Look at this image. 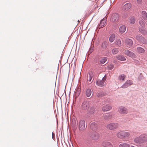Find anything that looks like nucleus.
<instances>
[{
    "instance_id": "obj_32",
    "label": "nucleus",
    "mask_w": 147,
    "mask_h": 147,
    "mask_svg": "<svg viewBox=\"0 0 147 147\" xmlns=\"http://www.w3.org/2000/svg\"><path fill=\"white\" fill-rule=\"evenodd\" d=\"M112 52L114 55L116 54L118 52V50L117 48H115L112 50Z\"/></svg>"
},
{
    "instance_id": "obj_30",
    "label": "nucleus",
    "mask_w": 147,
    "mask_h": 147,
    "mask_svg": "<svg viewBox=\"0 0 147 147\" xmlns=\"http://www.w3.org/2000/svg\"><path fill=\"white\" fill-rule=\"evenodd\" d=\"M117 59L121 61H125L126 60V59L123 56H118L117 57Z\"/></svg>"
},
{
    "instance_id": "obj_23",
    "label": "nucleus",
    "mask_w": 147,
    "mask_h": 147,
    "mask_svg": "<svg viewBox=\"0 0 147 147\" xmlns=\"http://www.w3.org/2000/svg\"><path fill=\"white\" fill-rule=\"evenodd\" d=\"M111 117V115L110 114L106 113L104 114L103 118L105 119H108L110 118Z\"/></svg>"
},
{
    "instance_id": "obj_41",
    "label": "nucleus",
    "mask_w": 147,
    "mask_h": 147,
    "mask_svg": "<svg viewBox=\"0 0 147 147\" xmlns=\"http://www.w3.org/2000/svg\"><path fill=\"white\" fill-rule=\"evenodd\" d=\"M136 1L137 4H141L142 3V0H136Z\"/></svg>"
},
{
    "instance_id": "obj_34",
    "label": "nucleus",
    "mask_w": 147,
    "mask_h": 147,
    "mask_svg": "<svg viewBox=\"0 0 147 147\" xmlns=\"http://www.w3.org/2000/svg\"><path fill=\"white\" fill-rule=\"evenodd\" d=\"M104 96L103 93L102 92H99L97 93V96L98 97H100L103 96Z\"/></svg>"
},
{
    "instance_id": "obj_37",
    "label": "nucleus",
    "mask_w": 147,
    "mask_h": 147,
    "mask_svg": "<svg viewBox=\"0 0 147 147\" xmlns=\"http://www.w3.org/2000/svg\"><path fill=\"white\" fill-rule=\"evenodd\" d=\"M107 42H104L102 44V47L103 48H105L107 47Z\"/></svg>"
},
{
    "instance_id": "obj_42",
    "label": "nucleus",
    "mask_w": 147,
    "mask_h": 147,
    "mask_svg": "<svg viewBox=\"0 0 147 147\" xmlns=\"http://www.w3.org/2000/svg\"><path fill=\"white\" fill-rule=\"evenodd\" d=\"M76 94H80V89H77V90H76Z\"/></svg>"
},
{
    "instance_id": "obj_13",
    "label": "nucleus",
    "mask_w": 147,
    "mask_h": 147,
    "mask_svg": "<svg viewBox=\"0 0 147 147\" xmlns=\"http://www.w3.org/2000/svg\"><path fill=\"white\" fill-rule=\"evenodd\" d=\"M102 145L104 147H113L112 144L108 142H103L102 143Z\"/></svg>"
},
{
    "instance_id": "obj_31",
    "label": "nucleus",
    "mask_w": 147,
    "mask_h": 147,
    "mask_svg": "<svg viewBox=\"0 0 147 147\" xmlns=\"http://www.w3.org/2000/svg\"><path fill=\"white\" fill-rule=\"evenodd\" d=\"M115 44L118 46H120L121 44V41L120 39L117 40L115 42Z\"/></svg>"
},
{
    "instance_id": "obj_5",
    "label": "nucleus",
    "mask_w": 147,
    "mask_h": 147,
    "mask_svg": "<svg viewBox=\"0 0 147 147\" xmlns=\"http://www.w3.org/2000/svg\"><path fill=\"white\" fill-rule=\"evenodd\" d=\"M119 18V16L117 13L113 14L111 18V21L114 22H117Z\"/></svg>"
},
{
    "instance_id": "obj_17",
    "label": "nucleus",
    "mask_w": 147,
    "mask_h": 147,
    "mask_svg": "<svg viewBox=\"0 0 147 147\" xmlns=\"http://www.w3.org/2000/svg\"><path fill=\"white\" fill-rule=\"evenodd\" d=\"M115 35L114 34H111L109 37V41L112 42H113L115 39Z\"/></svg>"
},
{
    "instance_id": "obj_19",
    "label": "nucleus",
    "mask_w": 147,
    "mask_h": 147,
    "mask_svg": "<svg viewBox=\"0 0 147 147\" xmlns=\"http://www.w3.org/2000/svg\"><path fill=\"white\" fill-rule=\"evenodd\" d=\"M123 131L119 132L116 134L117 137L119 139H123Z\"/></svg>"
},
{
    "instance_id": "obj_25",
    "label": "nucleus",
    "mask_w": 147,
    "mask_h": 147,
    "mask_svg": "<svg viewBox=\"0 0 147 147\" xmlns=\"http://www.w3.org/2000/svg\"><path fill=\"white\" fill-rule=\"evenodd\" d=\"M142 17L146 20H147V13L145 11H143L142 12Z\"/></svg>"
},
{
    "instance_id": "obj_2",
    "label": "nucleus",
    "mask_w": 147,
    "mask_h": 147,
    "mask_svg": "<svg viewBox=\"0 0 147 147\" xmlns=\"http://www.w3.org/2000/svg\"><path fill=\"white\" fill-rule=\"evenodd\" d=\"M90 136L92 139L94 140H98L99 138V135L98 133L94 131H92Z\"/></svg>"
},
{
    "instance_id": "obj_1",
    "label": "nucleus",
    "mask_w": 147,
    "mask_h": 147,
    "mask_svg": "<svg viewBox=\"0 0 147 147\" xmlns=\"http://www.w3.org/2000/svg\"><path fill=\"white\" fill-rule=\"evenodd\" d=\"M119 124L116 123H111L107 125L106 127L108 129L114 130L118 127Z\"/></svg>"
},
{
    "instance_id": "obj_12",
    "label": "nucleus",
    "mask_w": 147,
    "mask_h": 147,
    "mask_svg": "<svg viewBox=\"0 0 147 147\" xmlns=\"http://www.w3.org/2000/svg\"><path fill=\"white\" fill-rule=\"evenodd\" d=\"M131 4L130 3H127L124 5L122 7V9L124 11H127L131 7Z\"/></svg>"
},
{
    "instance_id": "obj_4",
    "label": "nucleus",
    "mask_w": 147,
    "mask_h": 147,
    "mask_svg": "<svg viewBox=\"0 0 147 147\" xmlns=\"http://www.w3.org/2000/svg\"><path fill=\"white\" fill-rule=\"evenodd\" d=\"M118 111L121 114H126L128 113L127 109L126 108L123 107H120L119 108Z\"/></svg>"
},
{
    "instance_id": "obj_36",
    "label": "nucleus",
    "mask_w": 147,
    "mask_h": 147,
    "mask_svg": "<svg viewBox=\"0 0 147 147\" xmlns=\"http://www.w3.org/2000/svg\"><path fill=\"white\" fill-rule=\"evenodd\" d=\"M140 42H142L144 44H146L147 43V40L143 37Z\"/></svg>"
},
{
    "instance_id": "obj_3",
    "label": "nucleus",
    "mask_w": 147,
    "mask_h": 147,
    "mask_svg": "<svg viewBox=\"0 0 147 147\" xmlns=\"http://www.w3.org/2000/svg\"><path fill=\"white\" fill-rule=\"evenodd\" d=\"M78 128L80 131H83L85 128V121L83 120H80L79 123Z\"/></svg>"
},
{
    "instance_id": "obj_24",
    "label": "nucleus",
    "mask_w": 147,
    "mask_h": 147,
    "mask_svg": "<svg viewBox=\"0 0 147 147\" xmlns=\"http://www.w3.org/2000/svg\"><path fill=\"white\" fill-rule=\"evenodd\" d=\"M125 76L123 74L120 75L119 77V80L123 82L124 81Z\"/></svg>"
},
{
    "instance_id": "obj_26",
    "label": "nucleus",
    "mask_w": 147,
    "mask_h": 147,
    "mask_svg": "<svg viewBox=\"0 0 147 147\" xmlns=\"http://www.w3.org/2000/svg\"><path fill=\"white\" fill-rule=\"evenodd\" d=\"M137 51L138 53H142L145 52V50L141 47H139L137 48Z\"/></svg>"
},
{
    "instance_id": "obj_43",
    "label": "nucleus",
    "mask_w": 147,
    "mask_h": 147,
    "mask_svg": "<svg viewBox=\"0 0 147 147\" xmlns=\"http://www.w3.org/2000/svg\"><path fill=\"white\" fill-rule=\"evenodd\" d=\"M54 136H55V134L54 133H53V132L52 134V137L53 139V137H54Z\"/></svg>"
},
{
    "instance_id": "obj_33",
    "label": "nucleus",
    "mask_w": 147,
    "mask_h": 147,
    "mask_svg": "<svg viewBox=\"0 0 147 147\" xmlns=\"http://www.w3.org/2000/svg\"><path fill=\"white\" fill-rule=\"evenodd\" d=\"M107 60V59L106 58L104 57L100 60V63L101 64H103L106 62Z\"/></svg>"
},
{
    "instance_id": "obj_18",
    "label": "nucleus",
    "mask_w": 147,
    "mask_h": 147,
    "mask_svg": "<svg viewBox=\"0 0 147 147\" xmlns=\"http://www.w3.org/2000/svg\"><path fill=\"white\" fill-rule=\"evenodd\" d=\"M123 138L125 139L128 137L130 135V134L128 132L123 131Z\"/></svg>"
},
{
    "instance_id": "obj_39",
    "label": "nucleus",
    "mask_w": 147,
    "mask_h": 147,
    "mask_svg": "<svg viewBox=\"0 0 147 147\" xmlns=\"http://www.w3.org/2000/svg\"><path fill=\"white\" fill-rule=\"evenodd\" d=\"M114 65L113 64H110L108 65V67L109 69H112L114 67Z\"/></svg>"
},
{
    "instance_id": "obj_27",
    "label": "nucleus",
    "mask_w": 147,
    "mask_h": 147,
    "mask_svg": "<svg viewBox=\"0 0 147 147\" xmlns=\"http://www.w3.org/2000/svg\"><path fill=\"white\" fill-rule=\"evenodd\" d=\"M92 73V72L89 73L88 75L87 76V80L88 81H89V82L91 81L92 78V76L91 75Z\"/></svg>"
},
{
    "instance_id": "obj_20",
    "label": "nucleus",
    "mask_w": 147,
    "mask_h": 147,
    "mask_svg": "<svg viewBox=\"0 0 147 147\" xmlns=\"http://www.w3.org/2000/svg\"><path fill=\"white\" fill-rule=\"evenodd\" d=\"M119 30L121 33H123L126 30V27L124 26H122L120 27Z\"/></svg>"
},
{
    "instance_id": "obj_44",
    "label": "nucleus",
    "mask_w": 147,
    "mask_h": 147,
    "mask_svg": "<svg viewBox=\"0 0 147 147\" xmlns=\"http://www.w3.org/2000/svg\"><path fill=\"white\" fill-rule=\"evenodd\" d=\"M78 22H80V21H78Z\"/></svg>"
},
{
    "instance_id": "obj_21",
    "label": "nucleus",
    "mask_w": 147,
    "mask_h": 147,
    "mask_svg": "<svg viewBox=\"0 0 147 147\" xmlns=\"http://www.w3.org/2000/svg\"><path fill=\"white\" fill-rule=\"evenodd\" d=\"M92 94L91 90L90 89L88 88L86 89V94L88 97H90Z\"/></svg>"
},
{
    "instance_id": "obj_11",
    "label": "nucleus",
    "mask_w": 147,
    "mask_h": 147,
    "mask_svg": "<svg viewBox=\"0 0 147 147\" xmlns=\"http://www.w3.org/2000/svg\"><path fill=\"white\" fill-rule=\"evenodd\" d=\"M125 42L127 47H131L133 44L132 40L129 38L126 39L125 40Z\"/></svg>"
},
{
    "instance_id": "obj_7",
    "label": "nucleus",
    "mask_w": 147,
    "mask_h": 147,
    "mask_svg": "<svg viewBox=\"0 0 147 147\" xmlns=\"http://www.w3.org/2000/svg\"><path fill=\"white\" fill-rule=\"evenodd\" d=\"M125 53L127 55L132 58H135L136 55L134 53L128 50H126L125 51Z\"/></svg>"
},
{
    "instance_id": "obj_29",
    "label": "nucleus",
    "mask_w": 147,
    "mask_h": 147,
    "mask_svg": "<svg viewBox=\"0 0 147 147\" xmlns=\"http://www.w3.org/2000/svg\"><path fill=\"white\" fill-rule=\"evenodd\" d=\"M142 140V142L143 141H147V135H143L141 136Z\"/></svg>"
},
{
    "instance_id": "obj_38",
    "label": "nucleus",
    "mask_w": 147,
    "mask_h": 147,
    "mask_svg": "<svg viewBox=\"0 0 147 147\" xmlns=\"http://www.w3.org/2000/svg\"><path fill=\"white\" fill-rule=\"evenodd\" d=\"M142 37L140 35H137L136 36V39L138 41H140L141 40L142 38Z\"/></svg>"
},
{
    "instance_id": "obj_15",
    "label": "nucleus",
    "mask_w": 147,
    "mask_h": 147,
    "mask_svg": "<svg viewBox=\"0 0 147 147\" xmlns=\"http://www.w3.org/2000/svg\"><path fill=\"white\" fill-rule=\"evenodd\" d=\"M130 145L128 143L123 142L119 144V147H130Z\"/></svg>"
},
{
    "instance_id": "obj_28",
    "label": "nucleus",
    "mask_w": 147,
    "mask_h": 147,
    "mask_svg": "<svg viewBox=\"0 0 147 147\" xmlns=\"http://www.w3.org/2000/svg\"><path fill=\"white\" fill-rule=\"evenodd\" d=\"M90 127L92 129H95V128H96L97 127V124L94 122L91 123L90 125Z\"/></svg>"
},
{
    "instance_id": "obj_40",
    "label": "nucleus",
    "mask_w": 147,
    "mask_h": 147,
    "mask_svg": "<svg viewBox=\"0 0 147 147\" xmlns=\"http://www.w3.org/2000/svg\"><path fill=\"white\" fill-rule=\"evenodd\" d=\"M140 31L142 33L146 35L147 34V32L146 31L144 30H142V29H140Z\"/></svg>"
},
{
    "instance_id": "obj_9",
    "label": "nucleus",
    "mask_w": 147,
    "mask_h": 147,
    "mask_svg": "<svg viewBox=\"0 0 147 147\" xmlns=\"http://www.w3.org/2000/svg\"><path fill=\"white\" fill-rule=\"evenodd\" d=\"M89 107L88 102H84L82 104V108L83 110H86Z\"/></svg>"
},
{
    "instance_id": "obj_10",
    "label": "nucleus",
    "mask_w": 147,
    "mask_h": 147,
    "mask_svg": "<svg viewBox=\"0 0 147 147\" xmlns=\"http://www.w3.org/2000/svg\"><path fill=\"white\" fill-rule=\"evenodd\" d=\"M106 22V21L105 20L103 19H102L100 22L99 24L98 25V26L97 29H100L101 28L104 26L105 25Z\"/></svg>"
},
{
    "instance_id": "obj_22",
    "label": "nucleus",
    "mask_w": 147,
    "mask_h": 147,
    "mask_svg": "<svg viewBox=\"0 0 147 147\" xmlns=\"http://www.w3.org/2000/svg\"><path fill=\"white\" fill-rule=\"evenodd\" d=\"M129 22L131 24H133L135 22V20L134 17H131L129 18Z\"/></svg>"
},
{
    "instance_id": "obj_8",
    "label": "nucleus",
    "mask_w": 147,
    "mask_h": 147,
    "mask_svg": "<svg viewBox=\"0 0 147 147\" xmlns=\"http://www.w3.org/2000/svg\"><path fill=\"white\" fill-rule=\"evenodd\" d=\"M106 78L105 77H103L102 78V80H98L96 82V84L98 86H104V82H105L106 80Z\"/></svg>"
},
{
    "instance_id": "obj_16",
    "label": "nucleus",
    "mask_w": 147,
    "mask_h": 147,
    "mask_svg": "<svg viewBox=\"0 0 147 147\" xmlns=\"http://www.w3.org/2000/svg\"><path fill=\"white\" fill-rule=\"evenodd\" d=\"M134 142L136 143H140L142 142V140L141 136L136 137L134 140Z\"/></svg>"
},
{
    "instance_id": "obj_35",
    "label": "nucleus",
    "mask_w": 147,
    "mask_h": 147,
    "mask_svg": "<svg viewBox=\"0 0 147 147\" xmlns=\"http://www.w3.org/2000/svg\"><path fill=\"white\" fill-rule=\"evenodd\" d=\"M139 24L140 25L143 27H144L145 26V24L144 21L142 20L139 21Z\"/></svg>"
},
{
    "instance_id": "obj_6",
    "label": "nucleus",
    "mask_w": 147,
    "mask_h": 147,
    "mask_svg": "<svg viewBox=\"0 0 147 147\" xmlns=\"http://www.w3.org/2000/svg\"><path fill=\"white\" fill-rule=\"evenodd\" d=\"M133 84V83L131 80H128L121 86V88H126Z\"/></svg>"
},
{
    "instance_id": "obj_14",
    "label": "nucleus",
    "mask_w": 147,
    "mask_h": 147,
    "mask_svg": "<svg viewBox=\"0 0 147 147\" xmlns=\"http://www.w3.org/2000/svg\"><path fill=\"white\" fill-rule=\"evenodd\" d=\"M112 108V107L110 105H105L102 108V110L104 111H107L110 110Z\"/></svg>"
}]
</instances>
